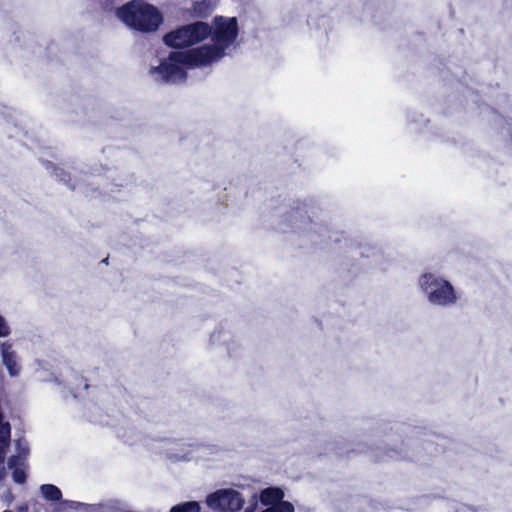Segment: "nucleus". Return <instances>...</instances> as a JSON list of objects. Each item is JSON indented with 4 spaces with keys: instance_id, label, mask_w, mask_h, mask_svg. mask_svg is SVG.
I'll return each mask as SVG.
<instances>
[{
    "instance_id": "f257e3e1",
    "label": "nucleus",
    "mask_w": 512,
    "mask_h": 512,
    "mask_svg": "<svg viewBox=\"0 0 512 512\" xmlns=\"http://www.w3.org/2000/svg\"><path fill=\"white\" fill-rule=\"evenodd\" d=\"M207 66L197 48L174 51L161 61L158 66L150 69V75L155 81L176 83L186 78V71L190 68Z\"/></svg>"
},
{
    "instance_id": "f03ea898",
    "label": "nucleus",
    "mask_w": 512,
    "mask_h": 512,
    "mask_svg": "<svg viewBox=\"0 0 512 512\" xmlns=\"http://www.w3.org/2000/svg\"><path fill=\"white\" fill-rule=\"evenodd\" d=\"M212 43L199 47L198 53L207 65L220 60L232 47L238 36V21L235 17L217 16L213 20Z\"/></svg>"
},
{
    "instance_id": "7ed1b4c3",
    "label": "nucleus",
    "mask_w": 512,
    "mask_h": 512,
    "mask_svg": "<svg viewBox=\"0 0 512 512\" xmlns=\"http://www.w3.org/2000/svg\"><path fill=\"white\" fill-rule=\"evenodd\" d=\"M417 283L427 302L433 306L450 307L459 301L456 288L440 274L425 271L419 276Z\"/></svg>"
},
{
    "instance_id": "20e7f679",
    "label": "nucleus",
    "mask_w": 512,
    "mask_h": 512,
    "mask_svg": "<svg viewBox=\"0 0 512 512\" xmlns=\"http://www.w3.org/2000/svg\"><path fill=\"white\" fill-rule=\"evenodd\" d=\"M117 16L129 27L144 32L157 30L163 21L162 14L156 7L140 0L119 8Z\"/></svg>"
},
{
    "instance_id": "39448f33",
    "label": "nucleus",
    "mask_w": 512,
    "mask_h": 512,
    "mask_svg": "<svg viewBox=\"0 0 512 512\" xmlns=\"http://www.w3.org/2000/svg\"><path fill=\"white\" fill-rule=\"evenodd\" d=\"M245 503L243 495L232 488L216 490L206 497L207 506L219 512H238Z\"/></svg>"
},
{
    "instance_id": "423d86ee",
    "label": "nucleus",
    "mask_w": 512,
    "mask_h": 512,
    "mask_svg": "<svg viewBox=\"0 0 512 512\" xmlns=\"http://www.w3.org/2000/svg\"><path fill=\"white\" fill-rule=\"evenodd\" d=\"M0 356L2 364L11 377H17L20 374L21 367L18 363V357L13 343L4 341L0 343Z\"/></svg>"
},
{
    "instance_id": "0eeeda50",
    "label": "nucleus",
    "mask_w": 512,
    "mask_h": 512,
    "mask_svg": "<svg viewBox=\"0 0 512 512\" xmlns=\"http://www.w3.org/2000/svg\"><path fill=\"white\" fill-rule=\"evenodd\" d=\"M285 493L279 487H268L263 489L259 494V501L262 505L269 507H277L280 503L285 502L283 499Z\"/></svg>"
},
{
    "instance_id": "6e6552de",
    "label": "nucleus",
    "mask_w": 512,
    "mask_h": 512,
    "mask_svg": "<svg viewBox=\"0 0 512 512\" xmlns=\"http://www.w3.org/2000/svg\"><path fill=\"white\" fill-rule=\"evenodd\" d=\"M164 41L168 46L171 47H185L192 45L187 26H183L175 31L168 33L165 35Z\"/></svg>"
},
{
    "instance_id": "1a4fd4ad",
    "label": "nucleus",
    "mask_w": 512,
    "mask_h": 512,
    "mask_svg": "<svg viewBox=\"0 0 512 512\" xmlns=\"http://www.w3.org/2000/svg\"><path fill=\"white\" fill-rule=\"evenodd\" d=\"M186 26L192 45L205 40L212 33L211 27L205 22H196Z\"/></svg>"
},
{
    "instance_id": "9d476101",
    "label": "nucleus",
    "mask_w": 512,
    "mask_h": 512,
    "mask_svg": "<svg viewBox=\"0 0 512 512\" xmlns=\"http://www.w3.org/2000/svg\"><path fill=\"white\" fill-rule=\"evenodd\" d=\"M291 225L296 230H307L311 225V218L307 216V211L303 208H297L289 216Z\"/></svg>"
},
{
    "instance_id": "9b49d317",
    "label": "nucleus",
    "mask_w": 512,
    "mask_h": 512,
    "mask_svg": "<svg viewBox=\"0 0 512 512\" xmlns=\"http://www.w3.org/2000/svg\"><path fill=\"white\" fill-rule=\"evenodd\" d=\"M40 495L49 502H57L62 500L61 490L53 484H43L39 487Z\"/></svg>"
},
{
    "instance_id": "f8f14e48",
    "label": "nucleus",
    "mask_w": 512,
    "mask_h": 512,
    "mask_svg": "<svg viewBox=\"0 0 512 512\" xmlns=\"http://www.w3.org/2000/svg\"><path fill=\"white\" fill-rule=\"evenodd\" d=\"M198 450L199 448L193 445H179V451L172 454L171 458L179 461H193L196 460L195 453Z\"/></svg>"
},
{
    "instance_id": "ddd939ff",
    "label": "nucleus",
    "mask_w": 512,
    "mask_h": 512,
    "mask_svg": "<svg viewBox=\"0 0 512 512\" xmlns=\"http://www.w3.org/2000/svg\"><path fill=\"white\" fill-rule=\"evenodd\" d=\"M8 465L13 469V479L16 483L22 484L25 482L26 473L24 470V462L16 461L15 457L9 459Z\"/></svg>"
},
{
    "instance_id": "4468645a",
    "label": "nucleus",
    "mask_w": 512,
    "mask_h": 512,
    "mask_svg": "<svg viewBox=\"0 0 512 512\" xmlns=\"http://www.w3.org/2000/svg\"><path fill=\"white\" fill-rule=\"evenodd\" d=\"M214 7L215 3L212 0L197 2L193 6V14L196 17H205L213 11Z\"/></svg>"
},
{
    "instance_id": "2eb2a0df",
    "label": "nucleus",
    "mask_w": 512,
    "mask_h": 512,
    "mask_svg": "<svg viewBox=\"0 0 512 512\" xmlns=\"http://www.w3.org/2000/svg\"><path fill=\"white\" fill-rule=\"evenodd\" d=\"M200 510L201 508L198 502L190 501L173 506L170 512H200Z\"/></svg>"
},
{
    "instance_id": "dca6fc26",
    "label": "nucleus",
    "mask_w": 512,
    "mask_h": 512,
    "mask_svg": "<svg viewBox=\"0 0 512 512\" xmlns=\"http://www.w3.org/2000/svg\"><path fill=\"white\" fill-rule=\"evenodd\" d=\"M10 440V425L4 421L3 417L0 418V449L6 447Z\"/></svg>"
},
{
    "instance_id": "f3484780",
    "label": "nucleus",
    "mask_w": 512,
    "mask_h": 512,
    "mask_svg": "<svg viewBox=\"0 0 512 512\" xmlns=\"http://www.w3.org/2000/svg\"><path fill=\"white\" fill-rule=\"evenodd\" d=\"M15 445L17 454L12 457H15L16 461L24 462L29 451L27 442L25 440H17Z\"/></svg>"
},
{
    "instance_id": "a211bd4d",
    "label": "nucleus",
    "mask_w": 512,
    "mask_h": 512,
    "mask_svg": "<svg viewBox=\"0 0 512 512\" xmlns=\"http://www.w3.org/2000/svg\"><path fill=\"white\" fill-rule=\"evenodd\" d=\"M261 512H294V506L290 502H283L277 507H269Z\"/></svg>"
},
{
    "instance_id": "6ab92c4d",
    "label": "nucleus",
    "mask_w": 512,
    "mask_h": 512,
    "mask_svg": "<svg viewBox=\"0 0 512 512\" xmlns=\"http://www.w3.org/2000/svg\"><path fill=\"white\" fill-rule=\"evenodd\" d=\"M11 334V327L4 316L0 314V338H6Z\"/></svg>"
},
{
    "instance_id": "aec40b11",
    "label": "nucleus",
    "mask_w": 512,
    "mask_h": 512,
    "mask_svg": "<svg viewBox=\"0 0 512 512\" xmlns=\"http://www.w3.org/2000/svg\"><path fill=\"white\" fill-rule=\"evenodd\" d=\"M61 505L63 509H71L76 510L78 509L82 504L76 501L71 500H61Z\"/></svg>"
},
{
    "instance_id": "412c9836",
    "label": "nucleus",
    "mask_w": 512,
    "mask_h": 512,
    "mask_svg": "<svg viewBox=\"0 0 512 512\" xmlns=\"http://www.w3.org/2000/svg\"><path fill=\"white\" fill-rule=\"evenodd\" d=\"M3 500H5L7 502V505H10L11 502L13 501V496L12 494L9 492L7 495H5L3 497Z\"/></svg>"
},
{
    "instance_id": "4be33fe9",
    "label": "nucleus",
    "mask_w": 512,
    "mask_h": 512,
    "mask_svg": "<svg viewBox=\"0 0 512 512\" xmlns=\"http://www.w3.org/2000/svg\"><path fill=\"white\" fill-rule=\"evenodd\" d=\"M5 476V472H4V466H3V462L0 463V480H2Z\"/></svg>"
},
{
    "instance_id": "5701e85b",
    "label": "nucleus",
    "mask_w": 512,
    "mask_h": 512,
    "mask_svg": "<svg viewBox=\"0 0 512 512\" xmlns=\"http://www.w3.org/2000/svg\"><path fill=\"white\" fill-rule=\"evenodd\" d=\"M40 379L43 380V381H54L55 383H58V384L60 383L58 381L57 377H53L52 379H45V378L40 377Z\"/></svg>"
},
{
    "instance_id": "b1692460",
    "label": "nucleus",
    "mask_w": 512,
    "mask_h": 512,
    "mask_svg": "<svg viewBox=\"0 0 512 512\" xmlns=\"http://www.w3.org/2000/svg\"><path fill=\"white\" fill-rule=\"evenodd\" d=\"M3 417L2 414L0 413V418Z\"/></svg>"
}]
</instances>
